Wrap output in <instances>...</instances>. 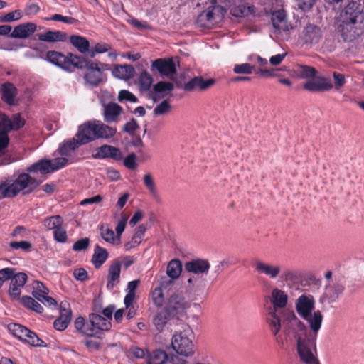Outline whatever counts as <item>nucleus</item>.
I'll return each mask as SVG.
<instances>
[{"instance_id":"1","label":"nucleus","mask_w":364,"mask_h":364,"mask_svg":"<svg viewBox=\"0 0 364 364\" xmlns=\"http://www.w3.org/2000/svg\"><path fill=\"white\" fill-rule=\"evenodd\" d=\"M311 330L291 313L287 318L284 328L286 334L292 337L296 343V350L299 360L304 364H320L317 357L316 337L323 318L321 311H314L302 318Z\"/></svg>"},{"instance_id":"2","label":"nucleus","mask_w":364,"mask_h":364,"mask_svg":"<svg viewBox=\"0 0 364 364\" xmlns=\"http://www.w3.org/2000/svg\"><path fill=\"white\" fill-rule=\"evenodd\" d=\"M338 21L343 39L353 41L364 33V6L357 1L349 2L341 10Z\"/></svg>"},{"instance_id":"3","label":"nucleus","mask_w":364,"mask_h":364,"mask_svg":"<svg viewBox=\"0 0 364 364\" xmlns=\"http://www.w3.org/2000/svg\"><path fill=\"white\" fill-rule=\"evenodd\" d=\"M41 181L31 177L28 173H20L17 176L13 175L0 181V199L14 198L19 193L28 194L36 188Z\"/></svg>"},{"instance_id":"4","label":"nucleus","mask_w":364,"mask_h":364,"mask_svg":"<svg viewBox=\"0 0 364 364\" xmlns=\"http://www.w3.org/2000/svg\"><path fill=\"white\" fill-rule=\"evenodd\" d=\"M45 60L67 72H73L75 68L82 67L83 62L81 56L68 53L64 55L60 52L49 50L46 53Z\"/></svg>"},{"instance_id":"5","label":"nucleus","mask_w":364,"mask_h":364,"mask_svg":"<svg viewBox=\"0 0 364 364\" xmlns=\"http://www.w3.org/2000/svg\"><path fill=\"white\" fill-rule=\"evenodd\" d=\"M81 60L83 62V63H82V66L77 68L86 69L84 75V79L86 83L92 87H97L103 82L105 78V75L102 71V68L108 69V65L102 64L101 63H95L82 56Z\"/></svg>"},{"instance_id":"6","label":"nucleus","mask_w":364,"mask_h":364,"mask_svg":"<svg viewBox=\"0 0 364 364\" xmlns=\"http://www.w3.org/2000/svg\"><path fill=\"white\" fill-rule=\"evenodd\" d=\"M207 9L203 11L197 17L196 23L200 27L208 28L218 20L221 19L226 10L218 4L216 0H208Z\"/></svg>"},{"instance_id":"7","label":"nucleus","mask_w":364,"mask_h":364,"mask_svg":"<svg viewBox=\"0 0 364 364\" xmlns=\"http://www.w3.org/2000/svg\"><path fill=\"white\" fill-rule=\"evenodd\" d=\"M188 333H191L190 328L174 334L171 340L172 348L183 358L191 357L194 354V345L192 340L188 338Z\"/></svg>"},{"instance_id":"8","label":"nucleus","mask_w":364,"mask_h":364,"mask_svg":"<svg viewBox=\"0 0 364 364\" xmlns=\"http://www.w3.org/2000/svg\"><path fill=\"white\" fill-rule=\"evenodd\" d=\"M8 329L12 335L19 340L28 343L36 347H46L45 342L38 338V336L26 327L18 323H10L8 325Z\"/></svg>"},{"instance_id":"9","label":"nucleus","mask_w":364,"mask_h":364,"mask_svg":"<svg viewBox=\"0 0 364 364\" xmlns=\"http://www.w3.org/2000/svg\"><path fill=\"white\" fill-rule=\"evenodd\" d=\"M333 87V85L329 77L316 75V74L303 85V88L311 92H326Z\"/></svg>"},{"instance_id":"10","label":"nucleus","mask_w":364,"mask_h":364,"mask_svg":"<svg viewBox=\"0 0 364 364\" xmlns=\"http://www.w3.org/2000/svg\"><path fill=\"white\" fill-rule=\"evenodd\" d=\"M271 20L274 33L277 35H281L283 33L287 35L289 30L292 28L291 25L287 21V14L284 9L272 12Z\"/></svg>"},{"instance_id":"11","label":"nucleus","mask_w":364,"mask_h":364,"mask_svg":"<svg viewBox=\"0 0 364 364\" xmlns=\"http://www.w3.org/2000/svg\"><path fill=\"white\" fill-rule=\"evenodd\" d=\"M0 157L4 155L6 149L9 144L10 139L9 133L14 131L12 129V122L10 117L4 114H0Z\"/></svg>"},{"instance_id":"12","label":"nucleus","mask_w":364,"mask_h":364,"mask_svg":"<svg viewBox=\"0 0 364 364\" xmlns=\"http://www.w3.org/2000/svg\"><path fill=\"white\" fill-rule=\"evenodd\" d=\"M215 84V80L213 78L205 79L202 76H196L191 79L183 86L186 92H203Z\"/></svg>"},{"instance_id":"13","label":"nucleus","mask_w":364,"mask_h":364,"mask_svg":"<svg viewBox=\"0 0 364 364\" xmlns=\"http://www.w3.org/2000/svg\"><path fill=\"white\" fill-rule=\"evenodd\" d=\"M68 161H38L28 168L29 172L39 171L46 174L55 171L65 166Z\"/></svg>"},{"instance_id":"14","label":"nucleus","mask_w":364,"mask_h":364,"mask_svg":"<svg viewBox=\"0 0 364 364\" xmlns=\"http://www.w3.org/2000/svg\"><path fill=\"white\" fill-rule=\"evenodd\" d=\"M48 289L41 282L35 281L33 283L32 295L45 306L55 307L57 301L53 297L48 296Z\"/></svg>"},{"instance_id":"15","label":"nucleus","mask_w":364,"mask_h":364,"mask_svg":"<svg viewBox=\"0 0 364 364\" xmlns=\"http://www.w3.org/2000/svg\"><path fill=\"white\" fill-rule=\"evenodd\" d=\"M255 270L271 279H275L282 274V266L277 263L264 262L257 259L255 262Z\"/></svg>"},{"instance_id":"16","label":"nucleus","mask_w":364,"mask_h":364,"mask_svg":"<svg viewBox=\"0 0 364 364\" xmlns=\"http://www.w3.org/2000/svg\"><path fill=\"white\" fill-rule=\"evenodd\" d=\"M295 309L301 318L312 313L315 309L314 296L311 294H301L295 301Z\"/></svg>"},{"instance_id":"17","label":"nucleus","mask_w":364,"mask_h":364,"mask_svg":"<svg viewBox=\"0 0 364 364\" xmlns=\"http://www.w3.org/2000/svg\"><path fill=\"white\" fill-rule=\"evenodd\" d=\"M95 130V120L88 121L78 127L75 136L84 145L96 139Z\"/></svg>"},{"instance_id":"18","label":"nucleus","mask_w":364,"mask_h":364,"mask_svg":"<svg viewBox=\"0 0 364 364\" xmlns=\"http://www.w3.org/2000/svg\"><path fill=\"white\" fill-rule=\"evenodd\" d=\"M151 68L162 76L170 77L176 73V65L172 58H158L152 63Z\"/></svg>"},{"instance_id":"19","label":"nucleus","mask_w":364,"mask_h":364,"mask_svg":"<svg viewBox=\"0 0 364 364\" xmlns=\"http://www.w3.org/2000/svg\"><path fill=\"white\" fill-rule=\"evenodd\" d=\"M210 268V262L208 259H193L185 264L186 272L192 273L196 276L208 274Z\"/></svg>"},{"instance_id":"20","label":"nucleus","mask_w":364,"mask_h":364,"mask_svg":"<svg viewBox=\"0 0 364 364\" xmlns=\"http://www.w3.org/2000/svg\"><path fill=\"white\" fill-rule=\"evenodd\" d=\"M188 306L189 304L186 301L183 295L178 293H173L165 303L164 309L166 311L171 314L175 312L183 311Z\"/></svg>"},{"instance_id":"21","label":"nucleus","mask_w":364,"mask_h":364,"mask_svg":"<svg viewBox=\"0 0 364 364\" xmlns=\"http://www.w3.org/2000/svg\"><path fill=\"white\" fill-rule=\"evenodd\" d=\"M27 281V275L23 272H19L14 275L10 282L9 294L13 299H19L21 288Z\"/></svg>"},{"instance_id":"22","label":"nucleus","mask_w":364,"mask_h":364,"mask_svg":"<svg viewBox=\"0 0 364 364\" xmlns=\"http://www.w3.org/2000/svg\"><path fill=\"white\" fill-rule=\"evenodd\" d=\"M321 38V29L314 24H308L302 31L301 38L306 44L318 43Z\"/></svg>"},{"instance_id":"23","label":"nucleus","mask_w":364,"mask_h":364,"mask_svg":"<svg viewBox=\"0 0 364 364\" xmlns=\"http://www.w3.org/2000/svg\"><path fill=\"white\" fill-rule=\"evenodd\" d=\"M269 299L272 307L269 308V310H275L276 311L278 309L286 307L288 302V295L287 293L277 287L272 289Z\"/></svg>"},{"instance_id":"24","label":"nucleus","mask_w":364,"mask_h":364,"mask_svg":"<svg viewBox=\"0 0 364 364\" xmlns=\"http://www.w3.org/2000/svg\"><path fill=\"white\" fill-rule=\"evenodd\" d=\"M233 72L236 74L250 75L254 73L264 77L272 76L270 70L267 69L256 68L255 65L247 63L235 64L233 68Z\"/></svg>"},{"instance_id":"25","label":"nucleus","mask_w":364,"mask_h":364,"mask_svg":"<svg viewBox=\"0 0 364 364\" xmlns=\"http://www.w3.org/2000/svg\"><path fill=\"white\" fill-rule=\"evenodd\" d=\"M1 100L9 106L16 105L15 99L18 95V90L16 86L10 82H6L1 85Z\"/></svg>"},{"instance_id":"26","label":"nucleus","mask_w":364,"mask_h":364,"mask_svg":"<svg viewBox=\"0 0 364 364\" xmlns=\"http://www.w3.org/2000/svg\"><path fill=\"white\" fill-rule=\"evenodd\" d=\"M36 28V24L34 23H21L14 28L9 36L14 38H27L34 33Z\"/></svg>"},{"instance_id":"27","label":"nucleus","mask_w":364,"mask_h":364,"mask_svg":"<svg viewBox=\"0 0 364 364\" xmlns=\"http://www.w3.org/2000/svg\"><path fill=\"white\" fill-rule=\"evenodd\" d=\"M123 111L122 107L117 103L109 102L104 109V119L107 123L117 122Z\"/></svg>"},{"instance_id":"28","label":"nucleus","mask_w":364,"mask_h":364,"mask_svg":"<svg viewBox=\"0 0 364 364\" xmlns=\"http://www.w3.org/2000/svg\"><path fill=\"white\" fill-rule=\"evenodd\" d=\"M120 150L110 145H102L95 149L92 154L94 158H111L112 159H119L120 157Z\"/></svg>"},{"instance_id":"29","label":"nucleus","mask_w":364,"mask_h":364,"mask_svg":"<svg viewBox=\"0 0 364 364\" xmlns=\"http://www.w3.org/2000/svg\"><path fill=\"white\" fill-rule=\"evenodd\" d=\"M344 289V285L340 282L328 284L326 287L323 298L326 299L328 303H333L338 299Z\"/></svg>"},{"instance_id":"30","label":"nucleus","mask_w":364,"mask_h":364,"mask_svg":"<svg viewBox=\"0 0 364 364\" xmlns=\"http://www.w3.org/2000/svg\"><path fill=\"white\" fill-rule=\"evenodd\" d=\"M121 272V262L117 259L109 266L107 276V288L112 289L119 283Z\"/></svg>"},{"instance_id":"31","label":"nucleus","mask_w":364,"mask_h":364,"mask_svg":"<svg viewBox=\"0 0 364 364\" xmlns=\"http://www.w3.org/2000/svg\"><path fill=\"white\" fill-rule=\"evenodd\" d=\"M83 145L75 136L73 138L65 140L59 145L58 152L63 156H70L76 149Z\"/></svg>"},{"instance_id":"32","label":"nucleus","mask_w":364,"mask_h":364,"mask_svg":"<svg viewBox=\"0 0 364 364\" xmlns=\"http://www.w3.org/2000/svg\"><path fill=\"white\" fill-rule=\"evenodd\" d=\"M95 137L97 139H109L117 133L115 127H109L101 121L95 120Z\"/></svg>"},{"instance_id":"33","label":"nucleus","mask_w":364,"mask_h":364,"mask_svg":"<svg viewBox=\"0 0 364 364\" xmlns=\"http://www.w3.org/2000/svg\"><path fill=\"white\" fill-rule=\"evenodd\" d=\"M112 73L117 78L128 80L134 76L135 70L132 65H117L114 66Z\"/></svg>"},{"instance_id":"34","label":"nucleus","mask_w":364,"mask_h":364,"mask_svg":"<svg viewBox=\"0 0 364 364\" xmlns=\"http://www.w3.org/2000/svg\"><path fill=\"white\" fill-rule=\"evenodd\" d=\"M89 318L92 319L97 336H100L102 331H108L111 328L110 321L97 314H90Z\"/></svg>"},{"instance_id":"35","label":"nucleus","mask_w":364,"mask_h":364,"mask_svg":"<svg viewBox=\"0 0 364 364\" xmlns=\"http://www.w3.org/2000/svg\"><path fill=\"white\" fill-rule=\"evenodd\" d=\"M174 88L173 84L170 82L160 81L153 87L152 99L156 101L167 93L171 92Z\"/></svg>"},{"instance_id":"36","label":"nucleus","mask_w":364,"mask_h":364,"mask_svg":"<svg viewBox=\"0 0 364 364\" xmlns=\"http://www.w3.org/2000/svg\"><path fill=\"white\" fill-rule=\"evenodd\" d=\"M38 39L46 42H63L67 39V34L60 31H49L38 35Z\"/></svg>"},{"instance_id":"37","label":"nucleus","mask_w":364,"mask_h":364,"mask_svg":"<svg viewBox=\"0 0 364 364\" xmlns=\"http://www.w3.org/2000/svg\"><path fill=\"white\" fill-rule=\"evenodd\" d=\"M109 253L99 245H96L94 249V253L92 257V262L95 268H100L108 258Z\"/></svg>"},{"instance_id":"38","label":"nucleus","mask_w":364,"mask_h":364,"mask_svg":"<svg viewBox=\"0 0 364 364\" xmlns=\"http://www.w3.org/2000/svg\"><path fill=\"white\" fill-rule=\"evenodd\" d=\"M146 230V228L144 225L142 224L138 226L135 230V232L132 240L124 245L125 250L129 251L131 249L139 245L141 242Z\"/></svg>"},{"instance_id":"39","label":"nucleus","mask_w":364,"mask_h":364,"mask_svg":"<svg viewBox=\"0 0 364 364\" xmlns=\"http://www.w3.org/2000/svg\"><path fill=\"white\" fill-rule=\"evenodd\" d=\"M267 321L272 333L277 336L281 329V320L275 310H269L267 317Z\"/></svg>"},{"instance_id":"40","label":"nucleus","mask_w":364,"mask_h":364,"mask_svg":"<svg viewBox=\"0 0 364 364\" xmlns=\"http://www.w3.org/2000/svg\"><path fill=\"white\" fill-rule=\"evenodd\" d=\"M70 319L71 311L64 308L61 311L60 317L54 321L53 326L58 331H63L68 327Z\"/></svg>"},{"instance_id":"41","label":"nucleus","mask_w":364,"mask_h":364,"mask_svg":"<svg viewBox=\"0 0 364 364\" xmlns=\"http://www.w3.org/2000/svg\"><path fill=\"white\" fill-rule=\"evenodd\" d=\"M294 72L300 78L306 79V80L314 77L318 73L314 67L302 64H296L294 66Z\"/></svg>"},{"instance_id":"42","label":"nucleus","mask_w":364,"mask_h":364,"mask_svg":"<svg viewBox=\"0 0 364 364\" xmlns=\"http://www.w3.org/2000/svg\"><path fill=\"white\" fill-rule=\"evenodd\" d=\"M70 43L81 53H85L89 50V41L82 36L73 35L70 37Z\"/></svg>"},{"instance_id":"43","label":"nucleus","mask_w":364,"mask_h":364,"mask_svg":"<svg viewBox=\"0 0 364 364\" xmlns=\"http://www.w3.org/2000/svg\"><path fill=\"white\" fill-rule=\"evenodd\" d=\"M182 272V263L178 259H171L167 265L166 274L173 278L177 279Z\"/></svg>"},{"instance_id":"44","label":"nucleus","mask_w":364,"mask_h":364,"mask_svg":"<svg viewBox=\"0 0 364 364\" xmlns=\"http://www.w3.org/2000/svg\"><path fill=\"white\" fill-rule=\"evenodd\" d=\"M170 315L171 314L168 313L164 309V311L159 312L154 316L153 323L158 331L161 332L163 331L164 328L168 322V316Z\"/></svg>"},{"instance_id":"45","label":"nucleus","mask_w":364,"mask_h":364,"mask_svg":"<svg viewBox=\"0 0 364 364\" xmlns=\"http://www.w3.org/2000/svg\"><path fill=\"white\" fill-rule=\"evenodd\" d=\"M21 303L26 308L34 311L37 313H42L43 311V306L33 298L29 296H23L21 299Z\"/></svg>"},{"instance_id":"46","label":"nucleus","mask_w":364,"mask_h":364,"mask_svg":"<svg viewBox=\"0 0 364 364\" xmlns=\"http://www.w3.org/2000/svg\"><path fill=\"white\" fill-rule=\"evenodd\" d=\"M253 11L254 6L239 4L230 9V14L235 17H244L252 14Z\"/></svg>"},{"instance_id":"47","label":"nucleus","mask_w":364,"mask_h":364,"mask_svg":"<svg viewBox=\"0 0 364 364\" xmlns=\"http://www.w3.org/2000/svg\"><path fill=\"white\" fill-rule=\"evenodd\" d=\"M153 82L151 75L146 70L141 73L139 77V86L141 90L148 91Z\"/></svg>"},{"instance_id":"48","label":"nucleus","mask_w":364,"mask_h":364,"mask_svg":"<svg viewBox=\"0 0 364 364\" xmlns=\"http://www.w3.org/2000/svg\"><path fill=\"white\" fill-rule=\"evenodd\" d=\"M63 220L60 215H54L46 218L43 221L44 226L48 230H55L62 225Z\"/></svg>"},{"instance_id":"49","label":"nucleus","mask_w":364,"mask_h":364,"mask_svg":"<svg viewBox=\"0 0 364 364\" xmlns=\"http://www.w3.org/2000/svg\"><path fill=\"white\" fill-rule=\"evenodd\" d=\"M168 356L161 350H156L153 351L150 356L149 360L151 364H164L168 363Z\"/></svg>"},{"instance_id":"50","label":"nucleus","mask_w":364,"mask_h":364,"mask_svg":"<svg viewBox=\"0 0 364 364\" xmlns=\"http://www.w3.org/2000/svg\"><path fill=\"white\" fill-rule=\"evenodd\" d=\"M139 284V280L131 281L128 283V284H127L128 292L126 294L124 299V304H127L129 305V303L131 301H134L135 296H136L135 290L137 288Z\"/></svg>"},{"instance_id":"51","label":"nucleus","mask_w":364,"mask_h":364,"mask_svg":"<svg viewBox=\"0 0 364 364\" xmlns=\"http://www.w3.org/2000/svg\"><path fill=\"white\" fill-rule=\"evenodd\" d=\"M9 247L13 250H21L24 252H29L31 250L32 245L28 241H13L9 243Z\"/></svg>"},{"instance_id":"52","label":"nucleus","mask_w":364,"mask_h":364,"mask_svg":"<svg viewBox=\"0 0 364 364\" xmlns=\"http://www.w3.org/2000/svg\"><path fill=\"white\" fill-rule=\"evenodd\" d=\"M15 269L14 268L6 267L0 270V288L2 287L4 282L11 279L15 275Z\"/></svg>"},{"instance_id":"53","label":"nucleus","mask_w":364,"mask_h":364,"mask_svg":"<svg viewBox=\"0 0 364 364\" xmlns=\"http://www.w3.org/2000/svg\"><path fill=\"white\" fill-rule=\"evenodd\" d=\"M22 17V12L20 10H15L2 16H0V21L4 23L18 21Z\"/></svg>"},{"instance_id":"54","label":"nucleus","mask_w":364,"mask_h":364,"mask_svg":"<svg viewBox=\"0 0 364 364\" xmlns=\"http://www.w3.org/2000/svg\"><path fill=\"white\" fill-rule=\"evenodd\" d=\"M10 120L12 122V129L14 131H16L22 128L25 125V119L21 117L20 113H16L12 114Z\"/></svg>"},{"instance_id":"55","label":"nucleus","mask_w":364,"mask_h":364,"mask_svg":"<svg viewBox=\"0 0 364 364\" xmlns=\"http://www.w3.org/2000/svg\"><path fill=\"white\" fill-rule=\"evenodd\" d=\"M80 333L90 337L97 336L95 328H94V324L92 322V319L89 318V321H85V325Z\"/></svg>"},{"instance_id":"56","label":"nucleus","mask_w":364,"mask_h":364,"mask_svg":"<svg viewBox=\"0 0 364 364\" xmlns=\"http://www.w3.org/2000/svg\"><path fill=\"white\" fill-rule=\"evenodd\" d=\"M170 110V103L167 100H164L154 108V114L155 115H163L168 113Z\"/></svg>"},{"instance_id":"57","label":"nucleus","mask_w":364,"mask_h":364,"mask_svg":"<svg viewBox=\"0 0 364 364\" xmlns=\"http://www.w3.org/2000/svg\"><path fill=\"white\" fill-rule=\"evenodd\" d=\"M203 280H201L197 278L195 276L190 277L188 279V289L191 291H196L199 289L200 287H204L205 284L202 285Z\"/></svg>"},{"instance_id":"58","label":"nucleus","mask_w":364,"mask_h":364,"mask_svg":"<svg viewBox=\"0 0 364 364\" xmlns=\"http://www.w3.org/2000/svg\"><path fill=\"white\" fill-rule=\"evenodd\" d=\"M152 299L157 306H161L164 303L163 289L159 287L155 288L152 292Z\"/></svg>"},{"instance_id":"59","label":"nucleus","mask_w":364,"mask_h":364,"mask_svg":"<svg viewBox=\"0 0 364 364\" xmlns=\"http://www.w3.org/2000/svg\"><path fill=\"white\" fill-rule=\"evenodd\" d=\"M118 100L119 102L129 101L130 102H136L138 100L134 94L127 90H122L119 92Z\"/></svg>"},{"instance_id":"60","label":"nucleus","mask_w":364,"mask_h":364,"mask_svg":"<svg viewBox=\"0 0 364 364\" xmlns=\"http://www.w3.org/2000/svg\"><path fill=\"white\" fill-rule=\"evenodd\" d=\"M144 183L153 196H156L157 191L154 179L150 173H147L144 177Z\"/></svg>"},{"instance_id":"61","label":"nucleus","mask_w":364,"mask_h":364,"mask_svg":"<svg viewBox=\"0 0 364 364\" xmlns=\"http://www.w3.org/2000/svg\"><path fill=\"white\" fill-rule=\"evenodd\" d=\"M90 245V240L87 237L82 238L76 241L73 246V249L75 251L80 252L85 250L88 248Z\"/></svg>"},{"instance_id":"62","label":"nucleus","mask_w":364,"mask_h":364,"mask_svg":"<svg viewBox=\"0 0 364 364\" xmlns=\"http://www.w3.org/2000/svg\"><path fill=\"white\" fill-rule=\"evenodd\" d=\"M137 129H139L138 123L136 119L132 118L129 122H127L124 125L122 131L132 135Z\"/></svg>"},{"instance_id":"63","label":"nucleus","mask_w":364,"mask_h":364,"mask_svg":"<svg viewBox=\"0 0 364 364\" xmlns=\"http://www.w3.org/2000/svg\"><path fill=\"white\" fill-rule=\"evenodd\" d=\"M333 77L334 80V86L336 90H339L345 85L346 78L343 74L334 71L333 73Z\"/></svg>"},{"instance_id":"64","label":"nucleus","mask_w":364,"mask_h":364,"mask_svg":"<svg viewBox=\"0 0 364 364\" xmlns=\"http://www.w3.org/2000/svg\"><path fill=\"white\" fill-rule=\"evenodd\" d=\"M53 235L55 240L59 242H65L67 240L66 230L61 226L54 230Z\"/></svg>"}]
</instances>
